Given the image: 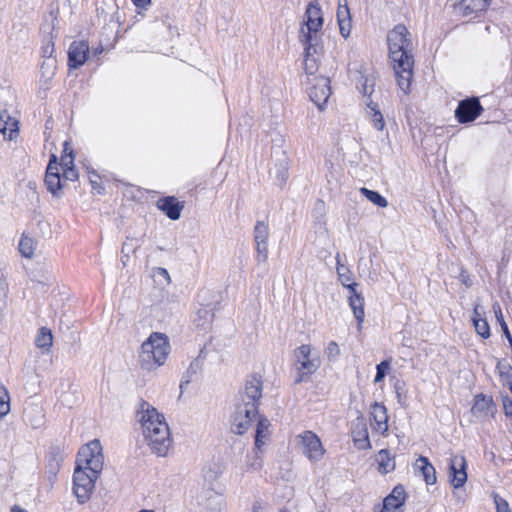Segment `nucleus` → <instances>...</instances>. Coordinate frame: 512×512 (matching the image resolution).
I'll use <instances>...</instances> for the list:
<instances>
[{"label":"nucleus","instance_id":"nucleus-58","mask_svg":"<svg viewBox=\"0 0 512 512\" xmlns=\"http://www.w3.org/2000/svg\"><path fill=\"white\" fill-rule=\"evenodd\" d=\"M159 273H160L161 275L165 276L167 279H170V277H169V273H168V271H167L166 269H164V268H159Z\"/></svg>","mask_w":512,"mask_h":512},{"label":"nucleus","instance_id":"nucleus-24","mask_svg":"<svg viewBox=\"0 0 512 512\" xmlns=\"http://www.w3.org/2000/svg\"><path fill=\"white\" fill-rule=\"evenodd\" d=\"M352 437L355 446L360 450L371 449V443L369 440V433L365 423H357L352 430Z\"/></svg>","mask_w":512,"mask_h":512},{"label":"nucleus","instance_id":"nucleus-33","mask_svg":"<svg viewBox=\"0 0 512 512\" xmlns=\"http://www.w3.org/2000/svg\"><path fill=\"white\" fill-rule=\"evenodd\" d=\"M35 242L32 238L23 235L19 242V251L25 258H31L34 254Z\"/></svg>","mask_w":512,"mask_h":512},{"label":"nucleus","instance_id":"nucleus-30","mask_svg":"<svg viewBox=\"0 0 512 512\" xmlns=\"http://www.w3.org/2000/svg\"><path fill=\"white\" fill-rule=\"evenodd\" d=\"M360 193L378 207L386 208L388 206L387 199L377 191H373L368 188L362 187L360 188Z\"/></svg>","mask_w":512,"mask_h":512},{"label":"nucleus","instance_id":"nucleus-39","mask_svg":"<svg viewBox=\"0 0 512 512\" xmlns=\"http://www.w3.org/2000/svg\"><path fill=\"white\" fill-rule=\"evenodd\" d=\"M391 367V360H384L376 366V375L374 378L375 383H380L384 380L387 371Z\"/></svg>","mask_w":512,"mask_h":512},{"label":"nucleus","instance_id":"nucleus-1","mask_svg":"<svg viewBox=\"0 0 512 512\" xmlns=\"http://www.w3.org/2000/svg\"><path fill=\"white\" fill-rule=\"evenodd\" d=\"M103 465L104 456L99 440L90 441L79 450L73 474V492L80 504L90 499Z\"/></svg>","mask_w":512,"mask_h":512},{"label":"nucleus","instance_id":"nucleus-27","mask_svg":"<svg viewBox=\"0 0 512 512\" xmlns=\"http://www.w3.org/2000/svg\"><path fill=\"white\" fill-rule=\"evenodd\" d=\"M472 321L475 327V330L478 335L483 338H488L490 336V327L486 319L481 317V312L479 311V306H475L473 310Z\"/></svg>","mask_w":512,"mask_h":512},{"label":"nucleus","instance_id":"nucleus-40","mask_svg":"<svg viewBox=\"0 0 512 512\" xmlns=\"http://www.w3.org/2000/svg\"><path fill=\"white\" fill-rule=\"evenodd\" d=\"M256 260L258 263H265L268 259V245L267 242L256 243Z\"/></svg>","mask_w":512,"mask_h":512},{"label":"nucleus","instance_id":"nucleus-46","mask_svg":"<svg viewBox=\"0 0 512 512\" xmlns=\"http://www.w3.org/2000/svg\"><path fill=\"white\" fill-rule=\"evenodd\" d=\"M494 502L496 505L497 512H511L510 507L506 500L498 495L494 496Z\"/></svg>","mask_w":512,"mask_h":512},{"label":"nucleus","instance_id":"nucleus-49","mask_svg":"<svg viewBox=\"0 0 512 512\" xmlns=\"http://www.w3.org/2000/svg\"><path fill=\"white\" fill-rule=\"evenodd\" d=\"M193 376L194 374H192L188 369L184 372L180 383L181 390L190 384Z\"/></svg>","mask_w":512,"mask_h":512},{"label":"nucleus","instance_id":"nucleus-36","mask_svg":"<svg viewBox=\"0 0 512 512\" xmlns=\"http://www.w3.org/2000/svg\"><path fill=\"white\" fill-rule=\"evenodd\" d=\"M497 370L500 377L509 385H512V366L508 363L498 362Z\"/></svg>","mask_w":512,"mask_h":512},{"label":"nucleus","instance_id":"nucleus-20","mask_svg":"<svg viewBox=\"0 0 512 512\" xmlns=\"http://www.w3.org/2000/svg\"><path fill=\"white\" fill-rule=\"evenodd\" d=\"M371 415L374 420L372 429L376 432H379L383 436H386L388 432L387 408L383 404L375 402L372 405Z\"/></svg>","mask_w":512,"mask_h":512},{"label":"nucleus","instance_id":"nucleus-18","mask_svg":"<svg viewBox=\"0 0 512 512\" xmlns=\"http://www.w3.org/2000/svg\"><path fill=\"white\" fill-rule=\"evenodd\" d=\"M304 46V69L308 75H314L317 71V59L315 55L318 54L322 47L319 45V41L301 42Z\"/></svg>","mask_w":512,"mask_h":512},{"label":"nucleus","instance_id":"nucleus-26","mask_svg":"<svg viewBox=\"0 0 512 512\" xmlns=\"http://www.w3.org/2000/svg\"><path fill=\"white\" fill-rule=\"evenodd\" d=\"M270 421L265 417H260L258 419L256 435H255V447L258 450H261L265 445V440L269 437L270 431Z\"/></svg>","mask_w":512,"mask_h":512},{"label":"nucleus","instance_id":"nucleus-64","mask_svg":"<svg viewBox=\"0 0 512 512\" xmlns=\"http://www.w3.org/2000/svg\"><path fill=\"white\" fill-rule=\"evenodd\" d=\"M279 512H288V511H287V510H281V511H279Z\"/></svg>","mask_w":512,"mask_h":512},{"label":"nucleus","instance_id":"nucleus-9","mask_svg":"<svg viewBox=\"0 0 512 512\" xmlns=\"http://www.w3.org/2000/svg\"><path fill=\"white\" fill-rule=\"evenodd\" d=\"M258 415L253 405L238 404L232 421V430L238 435L244 434Z\"/></svg>","mask_w":512,"mask_h":512},{"label":"nucleus","instance_id":"nucleus-19","mask_svg":"<svg viewBox=\"0 0 512 512\" xmlns=\"http://www.w3.org/2000/svg\"><path fill=\"white\" fill-rule=\"evenodd\" d=\"M496 406L491 397L479 394L475 396L471 412L477 418H487L494 414Z\"/></svg>","mask_w":512,"mask_h":512},{"label":"nucleus","instance_id":"nucleus-38","mask_svg":"<svg viewBox=\"0 0 512 512\" xmlns=\"http://www.w3.org/2000/svg\"><path fill=\"white\" fill-rule=\"evenodd\" d=\"M10 411L9 394L4 387L0 389V419Z\"/></svg>","mask_w":512,"mask_h":512},{"label":"nucleus","instance_id":"nucleus-11","mask_svg":"<svg viewBox=\"0 0 512 512\" xmlns=\"http://www.w3.org/2000/svg\"><path fill=\"white\" fill-rule=\"evenodd\" d=\"M263 382L261 376L252 375L246 383L243 392L240 394V404L253 405L258 408L259 401L262 397Z\"/></svg>","mask_w":512,"mask_h":512},{"label":"nucleus","instance_id":"nucleus-50","mask_svg":"<svg viewBox=\"0 0 512 512\" xmlns=\"http://www.w3.org/2000/svg\"><path fill=\"white\" fill-rule=\"evenodd\" d=\"M193 376L194 374H192L188 369L184 372L180 383L181 390L190 384Z\"/></svg>","mask_w":512,"mask_h":512},{"label":"nucleus","instance_id":"nucleus-56","mask_svg":"<svg viewBox=\"0 0 512 512\" xmlns=\"http://www.w3.org/2000/svg\"><path fill=\"white\" fill-rule=\"evenodd\" d=\"M151 0H132L133 4L138 8H146Z\"/></svg>","mask_w":512,"mask_h":512},{"label":"nucleus","instance_id":"nucleus-7","mask_svg":"<svg viewBox=\"0 0 512 512\" xmlns=\"http://www.w3.org/2000/svg\"><path fill=\"white\" fill-rule=\"evenodd\" d=\"M216 298V292L209 289H203L198 293L197 301L201 308L198 309L196 318L194 319L198 327L206 328L212 323L214 310L218 304Z\"/></svg>","mask_w":512,"mask_h":512},{"label":"nucleus","instance_id":"nucleus-16","mask_svg":"<svg viewBox=\"0 0 512 512\" xmlns=\"http://www.w3.org/2000/svg\"><path fill=\"white\" fill-rule=\"evenodd\" d=\"M24 422L33 429H38L45 422V412L42 405L37 403H28L23 411Z\"/></svg>","mask_w":512,"mask_h":512},{"label":"nucleus","instance_id":"nucleus-60","mask_svg":"<svg viewBox=\"0 0 512 512\" xmlns=\"http://www.w3.org/2000/svg\"><path fill=\"white\" fill-rule=\"evenodd\" d=\"M70 154H73V151H70ZM70 156H71V159H70V161L68 163L72 165L73 164V158H72V155H70Z\"/></svg>","mask_w":512,"mask_h":512},{"label":"nucleus","instance_id":"nucleus-31","mask_svg":"<svg viewBox=\"0 0 512 512\" xmlns=\"http://www.w3.org/2000/svg\"><path fill=\"white\" fill-rule=\"evenodd\" d=\"M45 184L49 192H51L53 195H58V191H60L62 187V179L60 175L46 173Z\"/></svg>","mask_w":512,"mask_h":512},{"label":"nucleus","instance_id":"nucleus-57","mask_svg":"<svg viewBox=\"0 0 512 512\" xmlns=\"http://www.w3.org/2000/svg\"><path fill=\"white\" fill-rule=\"evenodd\" d=\"M11 512H27V510L15 505L12 507Z\"/></svg>","mask_w":512,"mask_h":512},{"label":"nucleus","instance_id":"nucleus-47","mask_svg":"<svg viewBox=\"0 0 512 512\" xmlns=\"http://www.w3.org/2000/svg\"><path fill=\"white\" fill-rule=\"evenodd\" d=\"M90 184L93 188V190H96L99 194L102 193L104 188L101 185L100 176L96 174L95 172H92L89 176Z\"/></svg>","mask_w":512,"mask_h":512},{"label":"nucleus","instance_id":"nucleus-8","mask_svg":"<svg viewBox=\"0 0 512 512\" xmlns=\"http://www.w3.org/2000/svg\"><path fill=\"white\" fill-rule=\"evenodd\" d=\"M302 454L311 462L321 461L326 453L320 438L312 431L306 430L297 436Z\"/></svg>","mask_w":512,"mask_h":512},{"label":"nucleus","instance_id":"nucleus-43","mask_svg":"<svg viewBox=\"0 0 512 512\" xmlns=\"http://www.w3.org/2000/svg\"><path fill=\"white\" fill-rule=\"evenodd\" d=\"M325 354L329 360H335L340 355L339 345L335 341H330L325 349Z\"/></svg>","mask_w":512,"mask_h":512},{"label":"nucleus","instance_id":"nucleus-14","mask_svg":"<svg viewBox=\"0 0 512 512\" xmlns=\"http://www.w3.org/2000/svg\"><path fill=\"white\" fill-rule=\"evenodd\" d=\"M89 45L87 41H74L68 50V66L73 69L81 67L87 60Z\"/></svg>","mask_w":512,"mask_h":512},{"label":"nucleus","instance_id":"nucleus-61","mask_svg":"<svg viewBox=\"0 0 512 512\" xmlns=\"http://www.w3.org/2000/svg\"><path fill=\"white\" fill-rule=\"evenodd\" d=\"M138 512H154L153 510H147V509H143V510H140Z\"/></svg>","mask_w":512,"mask_h":512},{"label":"nucleus","instance_id":"nucleus-13","mask_svg":"<svg viewBox=\"0 0 512 512\" xmlns=\"http://www.w3.org/2000/svg\"><path fill=\"white\" fill-rule=\"evenodd\" d=\"M467 462L463 455H454L449 461L450 483L456 489L462 487L467 481Z\"/></svg>","mask_w":512,"mask_h":512},{"label":"nucleus","instance_id":"nucleus-63","mask_svg":"<svg viewBox=\"0 0 512 512\" xmlns=\"http://www.w3.org/2000/svg\"><path fill=\"white\" fill-rule=\"evenodd\" d=\"M64 151H65V152L67 151V143H65Z\"/></svg>","mask_w":512,"mask_h":512},{"label":"nucleus","instance_id":"nucleus-6","mask_svg":"<svg viewBox=\"0 0 512 512\" xmlns=\"http://www.w3.org/2000/svg\"><path fill=\"white\" fill-rule=\"evenodd\" d=\"M305 23L299 32L300 42L320 41L319 31L323 26V17L320 6L310 2L305 11Z\"/></svg>","mask_w":512,"mask_h":512},{"label":"nucleus","instance_id":"nucleus-28","mask_svg":"<svg viewBox=\"0 0 512 512\" xmlns=\"http://www.w3.org/2000/svg\"><path fill=\"white\" fill-rule=\"evenodd\" d=\"M35 345L44 352H49L53 345V335L51 330L46 327L40 328L35 339Z\"/></svg>","mask_w":512,"mask_h":512},{"label":"nucleus","instance_id":"nucleus-62","mask_svg":"<svg viewBox=\"0 0 512 512\" xmlns=\"http://www.w3.org/2000/svg\"><path fill=\"white\" fill-rule=\"evenodd\" d=\"M44 53H49L48 48H46V49L44 50Z\"/></svg>","mask_w":512,"mask_h":512},{"label":"nucleus","instance_id":"nucleus-22","mask_svg":"<svg viewBox=\"0 0 512 512\" xmlns=\"http://www.w3.org/2000/svg\"><path fill=\"white\" fill-rule=\"evenodd\" d=\"M405 500V491L402 486H396L392 493L383 501V508L380 512H398Z\"/></svg>","mask_w":512,"mask_h":512},{"label":"nucleus","instance_id":"nucleus-34","mask_svg":"<svg viewBox=\"0 0 512 512\" xmlns=\"http://www.w3.org/2000/svg\"><path fill=\"white\" fill-rule=\"evenodd\" d=\"M269 237V227L262 221H257L254 227L255 243L267 242Z\"/></svg>","mask_w":512,"mask_h":512},{"label":"nucleus","instance_id":"nucleus-48","mask_svg":"<svg viewBox=\"0 0 512 512\" xmlns=\"http://www.w3.org/2000/svg\"><path fill=\"white\" fill-rule=\"evenodd\" d=\"M202 366V360H200L199 358H195L193 361H191L188 370L195 375L202 369Z\"/></svg>","mask_w":512,"mask_h":512},{"label":"nucleus","instance_id":"nucleus-59","mask_svg":"<svg viewBox=\"0 0 512 512\" xmlns=\"http://www.w3.org/2000/svg\"><path fill=\"white\" fill-rule=\"evenodd\" d=\"M103 52V47L99 46L94 50L95 55H100Z\"/></svg>","mask_w":512,"mask_h":512},{"label":"nucleus","instance_id":"nucleus-3","mask_svg":"<svg viewBox=\"0 0 512 512\" xmlns=\"http://www.w3.org/2000/svg\"><path fill=\"white\" fill-rule=\"evenodd\" d=\"M145 440L157 456L167 455L172 443L170 429L163 414L147 401L141 400L137 411Z\"/></svg>","mask_w":512,"mask_h":512},{"label":"nucleus","instance_id":"nucleus-32","mask_svg":"<svg viewBox=\"0 0 512 512\" xmlns=\"http://www.w3.org/2000/svg\"><path fill=\"white\" fill-rule=\"evenodd\" d=\"M367 107L369 109L371 121H372L374 127L377 130L382 131L385 127V121H384L382 113L377 109V105L372 102L369 103Z\"/></svg>","mask_w":512,"mask_h":512},{"label":"nucleus","instance_id":"nucleus-17","mask_svg":"<svg viewBox=\"0 0 512 512\" xmlns=\"http://www.w3.org/2000/svg\"><path fill=\"white\" fill-rule=\"evenodd\" d=\"M156 206L171 220H178L184 208V204L177 201L174 196H166L158 199Z\"/></svg>","mask_w":512,"mask_h":512},{"label":"nucleus","instance_id":"nucleus-5","mask_svg":"<svg viewBox=\"0 0 512 512\" xmlns=\"http://www.w3.org/2000/svg\"><path fill=\"white\" fill-rule=\"evenodd\" d=\"M294 367L297 371L295 383L308 381L310 376L317 372L321 362L319 357L312 355V347L302 344L293 352Z\"/></svg>","mask_w":512,"mask_h":512},{"label":"nucleus","instance_id":"nucleus-44","mask_svg":"<svg viewBox=\"0 0 512 512\" xmlns=\"http://www.w3.org/2000/svg\"><path fill=\"white\" fill-rule=\"evenodd\" d=\"M338 25H339L340 34L344 38H347L350 35L351 28H352V20H351V18L342 19V20L338 21Z\"/></svg>","mask_w":512,"mask_h":512},{"label":"nucleus","instance_id":"nucleus-53","mask_svg":"<svg viewBox=\"0 0 512 512\" xmlns=\"http://www.w3.org/2000/svg\"><path fill=\"white\" fill-rule=\"evenodd\" d=\"M249 468L252 470V471H257L259 470L261 467H262V460L260 459V457L257 455V453L255 454V459L253 462H251L249 465Z\"/></svg>","mask_w":512,"mask_h":512},{"label":"nucleus","instance_id":"nucleus-15","mask_svg":"<svg viewBox=\"0 0 512 512\" xmlns=\"http://www.w3.org/2000/svg\"><path fill=\"white\" fill-rule=\"evenodd\" d=\"M358 284L357 283H351L348 285L349 290V296H348V302L349 306L351 307L353 314L358 322L359 328H361V325L364 321L365 312H364V298L361 293H358L356 288Z\"/></svg>","mask_w":512,"mask_h":512},{"label":"nucleus","instance_id":"nucleus-52","mask_svg":"<svg viewBox=\"0 0 512 512\" xmlns=\"http://www.w3.org/2000/svg\"><path fill=\"white\" fill-rule=\"evenodd\" d=\"M504 413L508 417H512V400L509 398L504 399L503 401Z\"/></svg>","mask_w":512,"mask_h":512},{"label":"nucleus","instance_id":"nucleus-54","mask_svg":"<svg viewBox=\"0 0 512 512\" xmlns=\"http://www.w3.org/2000/svg\"><path fill=\"white\" fill-rule=\"evenodd\" d=\"M459 279H460V281H461L463 284H465L467 287L471 286L470 277H469V274L467 273V271L462 270V271L460 272Z\"/></svg>","mask_w":512,"mask_h":512},{"label":"nucleus","instance_id":"nucleus-35","mask_svg":"<svg viewBox=\"0 0 512 512\" xmlns=\"http://www.w3.org/2000/svg\"><path fill=\"white\" fill-rule=\"evenodd\" d=\"M493 310L495 312L496 319H497L498 323L500 324L505 337L507 338L509 344H512V335L510 334L508 326L504 320L500 305L497 303L494 304Z\"/></svg>","mask_w":512,"mask_h":512},{"label":"nucleus","instance_id":"nucleus-41","mask_svg":"<svg viewBox=\"0 0 512 512\" xmlns=\"http://www.w3.org/2000/svg\"><path fill=\"white\" fill-rule=\"evenodd\" d=\"M275 178L276 184L279 186H283L286 183L288 178V168L285 164H282L280 167L276 168Z\"/></svg>","mask_w":512,"mask_h":512},{"label":"nucleus","instance_id":"nucleus-29","mask_svg":"<svg viewBox=\"0 0 512 512\" xmlns=\"http://www.w3.org/2000/svg\"><path fill=\"white\" fill-rule=\"evenodd\" d=\"M461 8L465 16L486 10L488 2L486 0H461Z\"/></svg>","mask_w":512,"mask_h":512},{"label":"nucleus","instance_id":"nucleus-12","mask_svg":"<svg viewBox=\"0 0 512 512\" xmlns=\"http://www.w3.org/2000/svg\"><path fill=\"white\" fill-rule=\"evenodd\" d=\"M308 94L310 100L322 110L331 94L329 79L323 76L315 77Z\"/></svg>","mask_w":512,"mask_h":512},{"label":"nucleus","instance_id":"nucleus-4","mask_svg":"<svg viewBox=\"0 0 512 512\" xmlns=\"http://www.w3.org/2000/svg\"><path fill=\"white\" fill-rule=\"evenodd\" d=\"M169 353L168 337L163 333L153 332L141 345L140 365L145 370H155L165 364Z\"/></svg>","mask_w":512,"mask_h":512},{"label":"nucleus","instance_id":"nucleus-51","mask_svg":"<svg viewBox=\"0 0 512 512\" xmlns=\"http://www.w3.org/2000/svg\"><path fill=\"white\" fill-rule=\"evenodd\" d=\"M46 173H52V174H55V175H60L59 173V165L58 163L55 161V160H50L48 166H47V169H46Z\"/></svg>","mask_w":512,"mask_h":512},{"label":"nucleus","instance_id":"nucleus-37","mask_svg":"<svg viewBox=\"0 0 512 512\" xmlns=\"http://www.w3.org/2000/svg\"><path fill=\"white\" fill-rule=\"evenodd\" d=\"M336 259H337V273L339 276V280L341 281V284L348 289V285L353 283L352 279L349 275V271L344 265L340 264L339 255L336 257Z\"/></svg>","mask_w":512,"mask_h":512},{"label":"nucleus","instance_id":"nucleus-21","mask_svg":"<svg viewBox=\"0 0 512 512\" xmlns=\"http://www.w3.org/2000/svg\"><path fill=\"white\" fill-rule=\"evenodd\" d=\"M19 122L6 111H0V133L4 139L14 140L19 133Z\"/></svg>","mask_w":512,"mask_h":512},{"label":"nucleus","instance_id":"nucleus-2","mask_svg":"<svg viewBox=\"0 0 512 512\" xmlns=\"http://www.w3.org/2000/svg\"><path fill=\"white\" fill-rule=\"evenodd\" d=\"M410 32L406 26L396 25L387 36L389 57L394 63V71L399 88L407 94L413 78L414 55Z\"/></svg>","mask_w":512,"mask_h":512},{"label":"nucleus","instance_id":"nucleus-25","mask_svg":"<svg viewBox=\"0 0 512 512\" xmlns=\"http://www.w3.org/2000/svg\"><path fill=\"white\" fill-rule=\"evenodd\" d=\"M375 461L378 464V471L381 474H388L395 469V460L391 457L387 449H381L375 457Z\"/></svg>","mask_w":512,"mask_h":512},{"label":"nucleus","instance_id":"nucleus-55","mask_svg":"<svg viewBox=\"0 0 512 512\" xmlns=\"http://www.w3.org/2000/svg\"><path fill=\"white\" fill-rule=\"evenodd\" d=\"M6 289H7V285L4 280V273H3L2 269L0 268V297L5 295Z\"/></svg>","mask_w":512,"mask_h":512},{"label":"nucleus","instance_id":"nucleus-23","mask_svg":"<svg viewBox=\"0 0 512 512\" xmlns=\"http://www.w3.org/2000/svg\"><path fill=\"white\" fill-rule=\"evenodd\" d=\"M414 469L420 472L427 485L436 483V471L434 466L429 462L427 457L420 456L414 464Z\"/></svg>","mask_w":512,"mask_h":512},{"label":"nucleus","instance_id":"nucleus-10","mask_svg":"<svg viewBox=\"0 0 512 512\" xmlns=\"http://www.w3.org/2000/svg\"><path fill=\"white\" fill-rule=\"evenodd\" d=\"M483 112V107L477 97L461 100L455 110V118L461 124L474 121Z\"/></svg>","mask_w":512,"mask_h":512},{"label":"nucleus","instance_id":"nucleus-45","mask_svg":"<svg viewBox=\"0 0 512 512\" xmlns=\"http://www.w3.org/2000/svg\"><path fill=\"white\" fill-rule=\"evenodd\" d=\"M62 165L66 166V169L63 172V179L75 181L78 178V173L74 169V167H70L68 162H64Z\"/></svg>","mask_w":512,"mask_h":512},{"label":"nucleus","instance_id":"nucleus-42","mask_svg":"<svg viewBox=\"0 0 512 512\" xmlns=\"http://www.w3.org/2000/svg\"><path fill=\"white\" fill-rule=\"evenodd\" d=\"M351 18L350 9L348 7L347 0H339L337 9V20Z\"/></svg>","mask_w":512,"mask_h":512}]
</instances>
